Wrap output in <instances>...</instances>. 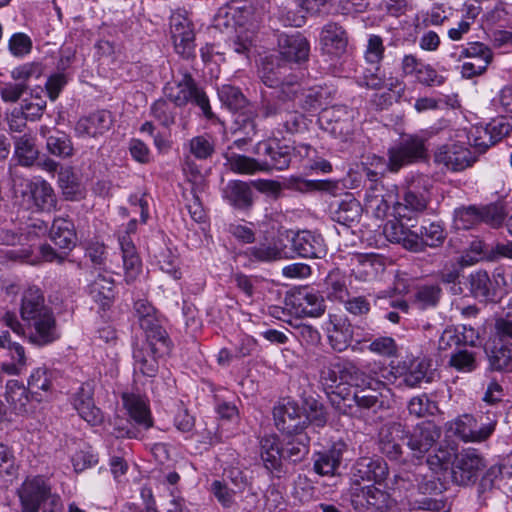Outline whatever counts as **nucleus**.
<instances>
[{
	"mask_svg": "<svg viewBox=\"0 0 512 512\" xmlns=\"http://www.w3.org/2000/svg\"><path fill=\"white\" fill-rule=\"evenodd\" d=\"M20 315L27 325L30 343L43 347L60 338L55 315L52 308L46 305L40 288L32 286L23 292Z\"/></svg>",
	"mask_w": 512,
	"mask_h": 512,
	"instance_id": "f257e3e1",
	"label": "nucleus"
},
{
	"mask_svg": "<svg viewBox=\"0 0 512 512\" xmlns=\"http://www.w3.org/2000/svg\"><path fill=\"white\" fill-rule=\"evenodd\" d=\"M359 382L349 387H340L337 392H328V398L336 411L343 415L356 416L360 410L376 412L384 407L383 390L385 383L366 374L362 370Z\"/></svg>",
	"mask_w": 512,
	"mask_h": 512,
	"instance_id": "f03ea898",
	"label": "nucleus"
},
{
	"mask_svg": "<svg viewBox=\"0 0 512 512\" xmlns=\"http://www.w3.org/2000/svg\"><path fill=\"white\" fill-rule=\"evenodd\" d=\"M286 65L274 64L272 61L263 62L259 77L263 84L277 90V97L287 101L299 100L305 110L316 109L321 105V93L316 88H305L301 77L287 73Z\"/></svg>",
	"mask_w": 512,
	"mask_h": 512,
	"instance_id": "7ed1b4c3",
	"label": "nucleus"
},
{
	"mask_svg": "<svg viewBox=\"0 0 512 512\" xmlns=\"http://www.w3.org/2000/svg\"><path fill=\"white\" fill-rule=\"evenodd\" d=\"M414 228L415 222L405 225L387 222L383 232L390 242L401 244L404 249L414 253L424 252L426 247H440L446 239L445 229L440 222H427L418 230Z\"/></svg>",
	"mask_w": 512,
	"mask_h": 512,
	"instance_id": "20e7f679",
	"label": "nucleus"
},
{
	"mask_svg": "<svg viewBox=\"0 0 512 512\" xmlns=\"http://www.w3.org/2000/svg\"><path fill=\"white\" fill-rule=\"evenodd\" d=\"M164 94L178 107L191 104L198 107L207 120L216 119L208 95L187 70L181 72L179 79L165 85Z\"/></svg>",
	"mask_w": 512,
	"mask_h": 512,
	"instance_id": "39448f33",
	"label": "nucleus"
},
{
	"mask_svg": "<svg viewBox=\"0 0 512 512\" xmlns=\"http://www.w3.org/2000/svg\"><path fill=\"white\" fill-rule=\"evenodd\" d=\"M122 401L129 419L123 425L115 426V435L117 438L140 440L154 423L148 400L143 395L125 392L122 394Z\"/></svg>",
	"mask_w": 512,
	"mask_h": 512,
	"instance_id": "423d86ee",
	"label": "nucleus"
},
{
	"mask_svg": "<svg viewBox=\"0 0 512 512\" xmlns=\"http://www.w3.org/2000/svg\"><path fill=\"white\" fill-rule=\"evenodd\" d=\"M260 113L271 121V125L280 135L297 133L305 126L303 114L290 110V101L278 98L277 90L269 96H263Z\"/></svg>",
	"mask_w": 512,
	"mask_h": 512,
	"instance_id": "0eeeda50",
	"label": "nucleus"
},
{
	"mask_svg": "<svg viewBox=\"0 0 512 512\" xmlns=\"http://www.w3.org/2000/svg\"><path fill=\"white\" fill-rule=\"evenodd\" d=\"M261 21V12L250 0H231L219 8L214 16V26L218 29L244 28L254 34Z\"/></svg>",
	"mask_w": 512,
	"mask_h": 512,
	"instance_id": "6e6552de",
	"label": "nucleus"
},
{
	"mask_svg": "<svg viewBox=\"0 0 512 512\" xmlns=\"http://www.w3.org/2000/svg\"><path fill=\"white\" fill-rule=\"evenodd\" d=\"M24 512H60V498L51 493L49 484L39 476L26 479L18 489Z\"/></svg>",
	"mask_w": 512,
	"mask_h": 512,
	"instance_id": "1a4fd4ad",
	"label": "nucleus"
},
{
	"mask_svg": "<svg viewBox=\"0 0 512 512\" xmlns=\"http://www.w3.org/2000/svg\"><path fill=\"white\" fill-rule=\"evenodd\" d=\"M426 155L425 139L418 135H406L389 148L387 168L395 173L406 165L424 159Z\"/></svg>",
	"mask_w": 512,
	"mask_h": 512,
	"instance_id": "9d476101",
	"label": "nucleus"
},
{
	"mask_svg": "<svg viewBox=\"0 0 512 512\" xmlns=\"http://www.w3.org/2000/svg\"><path fill=\"white\" fill-rule=\"evenodd\" d=\"M362 369L353 361L335 358L320 370V382L326 388L337 392L340 387H349L352 382H359Z\"/></svg>",
	"mask_w": 512,
	"mask_h": 512,
	"instance_id": "9b49d317",
	"label": "nucleus"
},
{
	"mask_svg": "<svg viewBox=\"0 0 512 512\" xmlns=\"http://www.w3.org/2000/svg\"><path fill=\"white\" fill-rule=\"evenodd\" d=\"M350 502L356 512H390L395 505L390 494L375 485L353 486Z\"/></svg>",
	"mask_w": 512,
	"mask_h": 512,
	"instance_id": "f8f14e48",
	"label": "nucleus"
},
{
	"mask_svg": "<svg viewBox=\"0 0 512 512\" xmlns=\"http://www.w3.org/2000/svg\"><path fill=\"white\" fill-rule=\"evenodd\" d=\"M431 196L427 186L422 188L413 185L406 189L401 201L394 206L395 219L389 222L405 223L416 222L417 217L428 207Z\"/></svg>",
	"mask_w": 512,
	"mask_h": 512,
	"instance_id": "ddd939ff",
	"label": "nucleus"
},
{
	"mask_svg": "<svg viewBox=\"0 0 512 512\" xmlns=\"http://www.w3.org/2000/svg\"><path fill=\"white\" fill-rule=\"evenodd\" d=\"M451 57L457 61H461L463 58L469 59L463 63L461 75L463 78L471 79L485 73L492 62L493 53L487 45L481 42H470L466 47H461L459 52L452 53Z\"/></svg>",
	"mask_w": 512,
	"mask_h": 512,
	"instance_id": "4468645a",
	"label": "nucleus"
},
{
	"mask_svg": "<svg viewBox=\"0 0 512 512\" xmlns=\"http://www.w3.org/2000/svg\"><path fill=\"white\" fill-rule=\"evenodd\" d=\"M21 195L27 208L34 212L50 213L57 209L56 193L44 179L27 180Z\"/></svg>",
	"mask_w": 512,
	"mask_h": 512,
	"instance_id": "2eb2a0df",
	"label": "nucleus"
},
{
	"mask_svg": "<svg viewBox=\"0 0 512 512\" xmlns=\"http://www.w3.org/2000/svg\"><path fill=\"white\" fill-rule=\"evenodd\" d=\"M486 464L475 449H466L455 456L451 467L453 481L462 486L474 484Z\"/></svg>",
	"mask_w": 512,
	"mask_h": 512,
	"instance_id": "dca6fc26",
	"label": "nucleus"
},
{
	"mask_svg": "<svg viewBox=\"0 0 512 512\" xmlns=\"http://www.w3.org/2000/svg\"><path fill=\"white\" fill-rule=\"evenodd\" d=\"M170 33L175 51L183 58L195 56V34L192 22L182 13L170 16Z\"/></svg>",
	"mask_w": 512,
	"mask_h": 512,
	"instance_id": "f3484780",
	"label": "nucleus"
},
{
	"mask_svg": "<svg viewBox=\"0 0 512 512\" xmlns=\"http://www.w3.org/2000/svg\"><path fill=\"white\" fill-rule=\"evenodd\" d=\"M441 436V430L433 422L417 424L413 431L408 430L406 445L414 459L421 461Z\"/></svg>",
	"mask_w": 512,
	"mask_h": 512,
	"instance_id": "a211bd4d",
	"label": "nucleus"
},
{
	"mask_svg": "<svg viewBox=\"0 0 512 512\" xmlns=\"http://www.w3.org/2000/svg\"><path fill=\"white\" fill-rule=\"evenodd\" d=\"M273 416L277 429L286 435L301 434L308 426L305 412L293 402L275 407Z\"/></svg>",
	"mask_w": 512,
	"mask_h": 512,
	"instance_id": "6ab92c4d",
	"label": "nucleus"
},
{
	"mask_svg": "<svg viewBox=\"0 0 512 512\" xmlns=\"http://www.w3.org/2000/svg\"><path fill=\"white\" fill-rule=\"evenodd\" d=\"M293 151V147L289 145H281L276 141H260L254 148V153L256 155L265 158L264 160H261L265 172H269L273 169H287L291 163Z\"/></svg>",
	"mask_w": 512,
	"mask_h": 512,
	"instance_id": "aec40b11",
	"label": "nucleus"
},
{
	"mask_svg": "<svg viewBox=\"0 0 512 512\" xmlns=\"http://www.w3.org/2000/svg\"><path fill=\"white\" fill-rule=\"evenodd\" d=\"M434 159L452 171H462L476 161V156L465 144L450 143L439 147Z\"/></svg>",
	"mask_w": 512,
	"mask_h": 512,
	"instance_id": "412c9836",
	"label": "nucleus"
},
{
	"mask_svg": "<svg viewBox=\"0 0 512 512\" xmlns=\"http://www.w3.org/2000/svg\"><path fill=\"white\" fill-rule=\"evenodd\" d=\"M406 436H408V429L400 422L383 425L378 434L380 451L390 460H401L403 450L400 442L406 440Z\"/></svg>",
	"mask_w": 512,
	"mask_h": 512,
	"instance_id": "4be33fe9",
	"label": "nucleus"
},
{
	"mask_svg": "<svg viewBox=\"0 0 512 512\" xmlns=\"http://www.w3.org/2000/svg\"><path fill=\"white\" fill-rule=\"evenodd\" d=\"M512 131V117L499 116L492 119L484 130H477L478 136L473 139V147L478 153H484L490 146L508 136Z\"/></svg>",
	"mask_w": 512,
	"mask_h": 512,
	"instance_id": "5701e85b",
	"label": "nucleus"
},
{
	"mask_svg": "<svg viewBox=\"0 0 512 512\" xmlns=\"http://www.w3.org/2000/svg\"><path fill=\"white\" fill-rule=\"evenodd\" d=\"M278 51L282 60L288 63H302L308 60L310 45L299 32L278 35Z\"/></svg>",
	"mask_w": 512,
	"mask_h": 512,
	"instance_id": "b1692460",
	"label": "nucleus"
},
{
	"mask_svg": "<svg viewBox=\"0 0 512 512\" xmlns=\"http://www.w3.org/2000/svg\"><path fill=\"white\" fill-rule=\"evenodd\" d=\"M94 388L91 383H83L72 397L73 407L78 414L90 425H99L104 416L100 408L94 403Z\"/></svg>",
	"mask_w": 512,
	"mask_h": 512,
	"instance_id": "393cba45",
	"label": "nucleus"
},
{
	"mask_svg": "<svg viewBox=\"0 0 512 512\" xmlns=\"http://www.w3.org/2000/svg\"><path fill=\"white\" fill-rule=\"evenodd\" d=\"M494 428L493 423L478 426L476 419L469 414L458 417L450 426V430L466 442L483 441L492 434Z\"/></svg>",
	"mask_w": 512,
	"mask_h": 512,
	"instance_id": "a878e982",
	"label": "nucleus"
},
{
	"mask_svg": "<svg viewBox=\"0 0 512 512\" xmlns=\"http://www.w3.org/2000/svg\"><path fill=\"white\" fill-rule=\"evenodd\" d=\"M138 324L145 333L147 345L152 347L154 352L160 354H168L170 352L171 341L158 313L150 318L141 320Z\"/></svg>",
	"mask_w": 512,
	"mask_h": 512,
	"instance_id": "bb28decb",
	"label": "nucleus"
},
{
	"mask_svg": "<svg viewBox=\"0 0 512 512\" xmlns=\"http://www.w3.org/2000/svg\"><path fill=\"white\" fill-rule=\"evenodd\" d=\"M291 247L302 258H321L326 254L322 236L307 230L299 231L293 236Z\"/></svg>",
	"mask_w": 512,
	"mask_h": 512,
	"instance_id": "cd10ccee",
	"label": "nucleus"
},
{
	"mask_svg": "<svg viewBox=\"0 0 512 512\" xmlns=\"http://www.w3.org/2000/svg\"><path fill=\"white\" fill-rule=\"evenodd\" d=\"M260 457L264 467L273 476L280 478L286 471L283 465L281 443L276 436H265L260 441Z\"/></svg>",
	"mask_w": 512,
	"mask_h": 512,
	"instance_id": "c85d7f7f",
	"label": "nucleus"
},
{
	"mask_svg": "<svg viewBox=\"0 0 512 512\" xmlns=\"http://www.w3.org/2000/svg\"><path fill=\"white\" fill-rule=\"evenodd\" d=\"M111 124V113L99 110L80 118L75 124L74 132L77 137H97L109 130Z\"/></svg>",
	"mask_w": 512,
	"mask_h": 512,
	"instance_id": "c756f323",
	"label": "nucleus"
},
{
	"mask_svg": "<svg viewBox=\"0 0 512 512\" xmlns=\"http://www.w3.org/2000/svg\"><path fill=\"white\" fill-rule=\"evenodd\" d=\"M388 475L387 463L382 458L361 457L353 466L355 482H383Z\"/></svg>",
	"mask_w": 512,
	"mask_h": 512,
	"instance_id": "7c9ffc66",
	"label": "nucleus"
},
{
	"mask_svg": "<svg viewBox=\"0 0 512 512\" xmlns=\"http://www.w3.org/2000/svg\"><path fill=\"white\" fill-rule=\"evenodd\" d=\"M345 450L346 444L338 441L328 450L317 453L314 458V471L322 476L335 475Z\"/></svg>",
	"mask_w": 512,
	"mask_h": 512,
	"instance_id": "2f4dec72",
	"label": "nucleus"
},
{
	"mask_svg": "<svg viewBox=\"0 0 512 512\" xmlns=\"http://www.w3.org/2000/svg\"><path fill=\"white\" fill-rule=\"evenodd\" d=\"M49 237L59 249L70 252L77 242L74 223L67 218H55L49 230Z\"/></svg>",
	"mask_w": 512,
	"mask_h": 512,
	"instance_id": "473e14b6",
	"label": "nucleus"
},
{
	"mask_svg": "<svg viewBox=\"0 0 512 512\" xmlns=\"http://www.w3.org/2000/svg\"><path fill=\"white\" fill-rule=\"evenodd\" d=\"M88 294L102 310L109 309L115 299L114 280L111 276L98 273L88 285Z\"/></svg>",
	"mask_w": 512,
	"mask_h": 512,
	"instance_id": "72a5a7b5",
	"label": "nucleus"
},
{
	"mask_svg": "<svg viewBox=\"0 0 512 512\" xmlns=\"http://www.w3.org/2000/svg\"><path fill=\"white\" fill-rule=\"evenodd\" d=\"M330 210L332 219L345 226L358 222L362 215L360 202L350 193L344 199L331 204Z\"/></svg>",
	"mask_w": 512,
	"mask_h": 512,
	"instance_id": "f704fd0d",
	"label": "nucleus"
},
{
	"mask_svg": "<svg viewBox=\"0 0 512 512\" xmlns=\"http://www.w3.org/2000/svg\"><path fill=\"white\" fill-rule=\"evenodd\" d=\"M320 40L328 54L339 56L346 51L348 43L346 31L336 23L331 22L323 27Z\"/></svg>",
	"mask_w": 512,
	"mask_h": 512,
	"instance_id": "c9c22d12",
	"label": "nucleus"
},
{
	"mask_svg": "<svg viewBox=\"0 0 512 512\" xmlns=\"http://www.w3.org/2000/svg\"><path fill=\"white\" fill-rule=\"evenodd\" d=\"M321 119L329 124L331 133L347 136L352 130V116L345 106H332L325 109Z\"/></svg>",
	"mask_w": 512,
	"mask_h": 512,
	"instance_id": "e433bc0d",
	"label": "nucleus"
},
{
	"mask_svg": "<svg viewBox=\"0 0 512 512\" xmlns=\"http://www.w3.org/2000/svg\"><path fill=\"white\" fill-rule=\"evenodd\" d=\"M434 370L432 369V360L426 357L412 360L403 375V382L408 387H417L422 381L432 382Z\"/></svg>",
	"mask_w": 512,
	"mask_h": 512,
	"instance_id": "4c0bfd02",
	"label": "nucleus"
},
{
	"mask_svg": "<svg viewBox=\"0 0 512 512\" xmlns=\"http://www.w3.org/2000/svg\"><path fill=\"white\" fill-rule=\"evenodd\" d=\"M332 328L328 329V340L331 347L338 352L346 350L353 339V326L346 319L331 320Z\"/></svg>",
	"mask_w": 512,
	"mask_h": 512,
	"instance_id": "58836bf2",
	"label": "nucleus"
},
{
	"mask_svg": "<svg viewBox=\"0 0 512 512\" xmlns=\"http://www.w3.org/2000/svg\"><path fill=\"white\" fill-rule=\"evenodd\" d=\"M287 440L281 444L284 460L299 463L309 453V437L306 433L287 435Z\"/></svg>",
	"mask_w": 512,
	"mask_h": 512,
	"instance_id": "ea45409f",
	"label": "nucleus"
},
{
	"mask_svg": "<svg viewBox=\"0 0 512 512\" xmlns=\"http://www.w3.org/2000/svg\"><path fill=\"white\" fill-rule=\"evenodd\" d=\"M295 305L309 317H319L325 312L324 298L315 291L302 289L295 296Z\"/></svg>",
	"mask_w": 512,
	"mask_h": 512,
	"instance_id": "a19ab883",
	"label": "nucleus"
},
{
	"mask_svg": "<svg viewBox=\"0 0 512 512\" xmlns=\"http://www.w3.org/2000/svg\"><path fill=\"white\" fill-rule=\"evenodd\" d=\"M38 156L39 151L32 136L24 134L14 138V158L17 159L19 165L31 167L35 164Z\"/></svg>",
	"mask_w": 512,
	"mask_h": 512,
	"instance_id": "79ce46f5",
	"label": "nucleus"
},
{
	"mask_svg": "<svg viewBox=\"0 0 512 512\" xmlns=\"http://www.w3.org/2000/svg\"><path fill=\"white\" fill-rule=\"evenodd\" d=\"M470 290L475 298L493 301L497 294V283L490 279L486 271L479 270L470 275Z\"/></svg>",
	"mask_w": 512,
	"mask_h": 512,
	"instance_id": "37998d69",
	"label": "nucleus"
},
{
	"mask_svg": "<svg viewBox=\"0 0 512 512\" xmlns=\"http://www.w3.org/2000/svg\"><path fill=\"white\" fill-rule=\"evenodd\" d=\"M224 194L228 202L239 209L249 208L253 203L251 187L240 180L230 181L224 189Z\"/></svg>",
	"mask_w": 512,
	"mask_h": 512,
	"instance_id": "c03bdc74",
	"label": "nucleus"
},
{
	"mask_svg": "<svg viewBox=\"0 0 512 512\" xmlns=\"http://www.w3.org/2000/svg\"><path fill=\"white\" fill-rule=\"evenodd\" d=\"M47 151L58 158L67 159L75 154L70 135L60 130H54L46 137Z\"/></svg>",
	"mask_w": 512,
	"mask_h": 512,
	"instance_id": "a18cd8bd",
	"label": "nucleus"
},
{
	"mask_svg": "<svg viewBox=\"0 0 512 512\" xmlns=\"http://www.w3.org/2000/svg\"><path fill=\"white\" fill-rule=\"evenodd\" d=\"M31 394L24 385L17 380H10L6 385V400L17 414H25L29 410Z\"/></svg>",
	"mask_w": 512,
	"mask_h": 512,
	"instance_id": "49530a36",
	"label": "nucleus"
},
{
	"mask_svg": "<svg viewBox=\"0 0 512 512\" xmlns=\"http://www.w3.org/2000/svg\"><path fill=\"white\" fill-rule=\"evenodd\" d=\"M164 354L156 353L152 347L147 345V348H135L133 351L135 369H138L144 376L154 377L158 372L157 358Z\"/></svg>",
	"mask_w": 512,
	"mask_h": 512,
	"instance_id": "de8ad7c7",
	"label": "nucleus"
},
{
	"mask_svg": "<svg viewBox=\"0 0 512 512\" xmlns=\"http://www.w3.org/2000/svg\"><path fill=\"white\" fill-rule=\"evenodd\" d=\"M224 157L229 169L239 174H255L258 171L265 172L261 160H257L234 152H226Z\"/></svg>",
	"mask_w": 512,
	"mask_h": 512,
	"instance_id": "09e8293b",
	"label": "nucleus"
},
{
	"mask_svg": "<svg viewBox=\"0 0 512 512\" xmlns=\"http://www.w3.org/2000/svg\"><path fill=\"white\" fill-rule=\"evenodd\" d=\"M442 289L439 284H424L416 287L413 302L420 309L436 307L441 299Z\"/></svg>",
	"mask_w": 512,
	"mask_h": 512,
	"instance_id": "8fccbe9b",
	"label": "nucleus"
},
{
	"mask_svg": "<svg viewBox=\"0 0 512 512\" xmlns=\"http://www.w3.org/2000/svg\"><path fill=\"white\" fill-rule=\"evenodd\" d=\"M448 365L461 373L473 372L478 367L477 353L462 346L451 354Z\"/></svg>",
	"mask_w": 512,
	"mask_h": 512,
	"instance_id": "3c124183",
	"label": "nucleus"
},
{
	"mask_svg": "<svg viewBox=\"0 0 512 512\" xmlns=\"http://www.w3.org/2000/svg\"><path fill=\"white\" fill-rule=\"evenodd\" d=\"M176 106L167 97L166 99L156 100L150 107V114L152 117L159 122V124L165 128H170L175 124L176 120Z\"/></svg>",
	"mask_w": 512,
	"mask_h": 512,
	"instance_id": "603ef678",
	"label": "nucleus"
},
{
	"mask_svg": "<svg viewBox=\"0 0 512 512\" xmlns=\"http://www.w3.org/2000/svg\"><path fill=\"white\" fill-rule=\"evenodd\" d=\"M489 368L493 371H506L512 367V344L494 345L487 352Z\"/></svg>",
	"mask_w": 512,
	"mask_h": 512,
	"instance_id": "864d4df0",
	"label": "nucleus"
},
{
	"mask_svg": "<svg viewBox=\"0 0 512 512\" xmlns=\"http://www.w3.org/2000/svg\"><path fill=\"white\" fill-rule=\"evenodd\" d=\"M58 183L66 200L76 201L82 198V191L77 176L71 168L61 169Z\"/></svg>",
	"mask_w": 512,
	"mask_h": 512,
	"instance_id": "5fc2aeb1",
	"label": "nucleus"
},
{
	"mask_svg": "<svg viewBox=\"0 0 512 512\" xmlns=\"http://www.w3.org/2000/svg\"><path fill=\"white\" fill-rule=\"evenodd\" d=\"M218 97L224 106L235 112L244 109L248 104V100L241 90L229 84L218 88Z\"/></svg>",
	"mask_w": 512,
	"mask_h": 512,
	"instance_id": "6e6d98bb",
	"label": "nucleus"
},
{
	"mask_svg": "<svg viewBox=\"0 0 512 512\" xmlns=\"http://www.w3.org/2000/svg\"><path fill=\"white\" fill-rule=\"evenodd\" d=\"M457 454L453 447L441 445L428 454L426 463L432 471L446 470L452 465Z\"/></svg>",
	"mask_w": 512,
	"mask_h": 512,
	"instance_id": "4d7b16f0",
	"label": "nucleus"
},
{
	"mask_svg": "<svg viewBox=\"0 0 512 512\" xmlns=\"http://www.w3.org/2000/svg\"><path fill=\"white\" fill-rule=\"evenodd\" d=\"M53 374L54 372L46 367L36 368L28 379V390L31 395L49 391L52 387Z\"/></svg>",
	"mask_w": 512,
	"mask_h": 512,
	"instance_id": "13d9d810",
	"label": "nucleus"
},
{
	"mask_svg": "<svg viewBox=\"0 0 512 512\" xmlns=\"http://www.w3.org/2000/svg\"><path fill=\"white\" fill-rule=\"evenodd\" d=\"M286 187L291 190H295L301 193H306L310 191L315 190H326L331 191L332 189L336 188V184L326 181H313V180H306L301 177H295L292 176L287 179L286 181Z\"/></svg>",
	"mask_w": 512,
	"mask_h": 512,
	"instance_id": "bf43d9fd",
	"label": "nucleus"
},
{
	"mask_svg": "<svg viewBox=\"0 0 512 512\" xmlns=\"http://www.w3.org/2000/svg\"><path fill=\"white\" fill-rule=\"evenodd\" d=\"M189 149L197 159L205 160L215 152V143L212 136L208 134L193 137L189 142Z\"/></svg>",
	"mask_w": 512,
	"mask_h": 512,
	"instance_id": "052dcab7",
	"label": "nucleus"
},
{
	"mask_svg": "<svg viewBox=\"0 0 512 512\" xmlns=\"http://www.w3.org/2000/svg\"><path fill=\"white\" fill-rule=\"evenodd\" d=\"M407 409L410 415L418 418L434 415L438 410L436 402L430 400L427 394L415 396L408 402Z\"/></svg>",
	"mask_w": 512,
	"mask_h": 512,
	"instance_id": "680f3d73",
	"label": "nucleus"
},
{
	"mask_svg": "<svg viewBox=\"0 0 512 512\" xmlns=\"http://www.w3.org/2000/svg\"><path fill=\"white\" fill-rule=\"evenodd\" d=\"M480 222L479 207H463L454 212V224L457 229L468 230Z\"/></svg>",
	"mask_w": 512,
	"mask_h": 512,
	"instance_id": "e2e57ef3",
	"label": "nucleus"
},
{
	"mask_svg": "<svg viewBox=\"0 0 512 512\" xmlns=\"http://www.w3.org/2000/svg\"><path fill=\"white\" fill-rule=\"evenodd\" d=\"M479 213L481 216V222L492 227H499L507 215L505 206L502 202L481 206L479 207Z\"/></svg>",
	"mask_w": 512,
	"mask_h": 512,
	"instance_id": "0e129e2a",
	"label": "nucleus"
},
{
	"mask_svg": "<svg viewBox=\"0 0 512 512\" xmlns=\"http://www.w3.org/2000/svg\"><path fill=\"white\" fill-rule=\"evenodd\" d=\"M46 105L47 102L42 96L32 94L30 98H25L18 108L23 111L29 121H36L42 117Z\"/></svg>",
	"mask_w": 512,
	"mask_h": 512,
	"instance_id": "69168bd1",
	"label": "nucleus"
},
{
	"mask_svg": "<svg viewBox=\"0 0 512 512\" xmlns=\"http://www.w3.org/2000/svg\"><path fill=\"white\" fill-rule=\"evenodd\" d=\"M8 351L13 362L2 363L1 368L9 375H18L25 368L27 362L24 347L15 343Z\"/></svg>",
	"mask_w": 512,
	"mask_h": 512,
	"instance_id": "338daca9",
	"label": "nucleus"
},
{
	"mask_svg": "<svg viewBox=\"0 0 512 512\" xmlns=\"http://www.w3.org/2000/svg\"><path fill=\"white\" fill-rule=\"evenodd\" d=\"M495 331L499 340H512V295L504 307L503 316L495 322Z\"/></svg>",
	"mask_w": 512,
	"mask_h": 512,
	"instance_id": "774afa93",
	"label": "nucleus"
}]
</instances>
